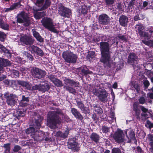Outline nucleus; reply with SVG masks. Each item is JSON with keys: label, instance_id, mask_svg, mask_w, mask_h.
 <instances>
[{"label": "nucleus", "instance_id": "f257e3e1", "mask_svg": "<svg viewBox=\"0 0 153 153\" xmlns=\"http://www.w3.org/2000/svg\"><path fill=\"white\" fill-rule=\"evenodd\" d=\"M100 49L102 55L101 61L105 66L116 68L119 70L122 68L123 65L122 61L120 60L117 63H114L111 60L110 56V47L108 43L101 42L100 43Z\"/></svg>", "mask_w": 153, "mask_h": 153}, {"label": "nucleus", "instance_id": "f03ea898", "mask_svg": "<svg viewBox=\"0 0 153 153\" xmlns=\"http://www.w3.org/2000/svg\"><path fill=\"white\" fill-rule=\"evenodd\" d=\"M111 135L115 141L119 143L124 142L125 143L127 139L128 140L127 142L129 143L131 140H134L135 137L134 133L131 129L125 130L124 133L123 131L118 129L113 134H111Z\"/></svg>", "mask_w": 153, "mask_h": 153}, {"label": "nucleus", "instance_id": "7ed1b4c3", "mask_svg": "<svg viewBox=\"0 0 153 153\" xmlns=\"http://www.w3.org/2000/svg\"><path fill=\"white\" fill-rule=\"evenodd\" d=\"M60 112L55 111H49L47 115V124L51 128L54 129L56 127V124L61 123V120L58 115Z\"/></svg>", "mask_w": 153, "mask_h": 153}, {"label": "nucleus", "instance_id": "20e7f679", "mask_svg": "<svg viewBox=\"0 0 153 153\" xmlns=\"http://www.w3.org/2000/svg\"><path fill=\"white\" fill-rule=\"evenodd\" d=\"M26 134H30L32 138L34 140L40 141L43 140L45 137L44 132L41 131H36L35 129L33 127H30L26 130Z\"/></svg>", "mask_w": 153, "mask_h": 153}, {"label": "nucleus", "instance_id": "39448f33", "mask_svg": "<svg viewBox=\"0 0 153 153\" xmlns=\"http://www.w3.org/2000/svg\"><path fill=\"white\" fill-rule=\"evenodd\" d=\"M62 56L66 62L71 64L75 63L77 60V55L70 51H67L63 52Z\"/></svg>", "mask_w": 153, "mask_h": 153}, {"label": "nucleus", "instance_id": "423d86ee", "mask_svg": "<svg viewBox=\"0 0 153 153\" xmlns=\"http://www.w3.org/2000/svg\"><path fill=\"white\" fill-rule=\"evenodd\" d=\"M93 93L101 102L105 103L108 101V94L104 89L100 88L98 89L95 88L93 90Z\"/></svg>", "mask_w": 153, "mask_h": 153}, {"label": "nucleus", "instance_id": "0eeeda50", "mask_svg": "<svg viewBox=\"0 0 153 153\" xmlns=\"http://www.w3.org/2000/svg\"><path fill=\"white\" fill-rule=\"evenodd\" d=\"M65 84L66 85L64 86V88L70 93L75 94L76 93V91L75 89L72 87L69 86L70 85L71 86H74L75 87H78L79 83L71 79L65 78L63 80Z\"/></svg>", "mask_w": 153, "mask_h": 153}, {"label": "nucleus", "instance_id": "6e6552de", "mask_svg": "<svg viewBox=\"0 0 153 153\" xmlns=\"http://www.w3.org/2000/svg\"><path fill=\"white\" fill-rule=\"evenodd\" d=\"M41 22L44 27L50 31L55 33H58L59 31L55 28L52 20L48 17L44 18Z\"/></svg>", "mask_w": 153, "mask_h": 153}, {"label": "nucleus", "instance_id": "1a4fd4ad", "mask_svg": "<svg viewBox=\"0 0 153 153\" xmlns=\"http://www.w3.org/2000/svg\"><path fill=\"white\" fill-rule=\"evenodd\" d=\"M17 20L19 23H23L25 26H29L30 23V20L27 13L22 12L19 14L17 17Z\"/></svg>", "mask_w": 153, "mask_h": 153}, {"label": "nucleus", "instance_id": "9d476101", "mask_svg": "<svg viewBox=\"0 0 153 153\" xmlns=\"http://www.w3.org/2000/svg\"><path fill=\"white\" fill-rule=\"evenodd\" d=\"M3 95L4 97L6 99V102L8 105L13 106L16 103L17 98L15 94L6 93Z\"/></svg>", "mask_w": 153, "mask_h": 153}, {"label": "nucleus", "instance_id": "9b49d317", "mask_svg": "<svg viewBox=\"0 0 153 153\" xmlns=\"http://www.w3.org/2000/svg\"><path fill=\"white\" fill-rule=\"evenodd\" d=\"M32 75L35 78L40 79L44 77L46 75L45 72L36 67H33L30 70Z\"/></svg>", "mask_w": 153, "mask_h": 153}, {"label": "nucleus", "instance_id": "f8f14e48", "mask_svg": "<svg viewBox=\"0 0 153 153\" xmlns=\"http://www.w3.org/2000/svg\"><path fill=\"white\" fill-rule=\"evenodd\" d=\"M144 29V26L141 25H137L135 28L136 31L139 34L142 38L144 39H150V36L147 33L142 31Z\"/></svg>", "mask_w": 153, "mask_h": 153}, {"label": "nucleus", "instance_id": "ddd939ff", "mask_svg": "<svg viewBox=\"0 0 153 153\" xmlns=\"http://www.w3.org/2000/svg\"><path fill=\"white\" fill-rule=\"evenodd\" d=\"M20 41L22 45H30L34 42L33 39L29 35H23L20 38Z\"/></svg>", "mask_w": 153, "mask_h": 153}, {"label": "nucleus", "instance_id": "4468645a", "mask_svg": "<svg viewBox=\"0 0 153 153\" xmlns=\"http://www.w3.org/2000/svg\"><path fill=\"white\" fill-rule=\"evenodd\" d=\"M44 0H37L36 2V4L39 7V10H43L48 8L51 4L50 0H46L45 4L43 5Z\"/></svg>", "mask_w": 153, "mask_h": 153}, {"label": "nucleus", "instance_id": "2eb2a0df", "mask_svg": "<svg viewBox=\"0 0 153 153\" xmlns=\"http://www.w3.org/2000/svg\"><path fill=\"white\" fill-rule=\"evenodd\" d=\"M68 148L73 151H78L79 149V144L76 142L75 138H73L70 139L68 143Z\"/></svg>", "mask_w": 153, "mask_h": 153}, {"label": "nucleus", "instance_id": "dca6fc26", "mask_svg": "<svg viewBox=\"0 0 153 153\" xmlns=\"http://www.w3.org/2000/svg\"><path fill=\"white\" fill-rule=\"evenodd\" d=\"M59 13L62 16L65 17L69 18L71 16V10L64 7L61 6L59 7Z\"/></svg>", "mask_w": 153, "mask_h": 153}, {"label": "nucleus", "instance_id": "f3484780", "mask_svg": "<svg viewBox=\"0 0 153 153\" xmlns=\"http://www.w3.org/2000/svg\"><path fill=\"white\" fill-rule=\"evenodd\" d=\"M137 57L136 55L133 53H131L128 57V62L130 64L132 65L135 68L134 66H137L136 65L138 63Z\"/></svg>", "mask_w": 153, "mask_h": 153}, {"label": "nucleus", "instance_id": "a211bd4d", "mask_svg": "<svg viewBox=\"0 0 153 153\" xmlns=\"http://www.w3.org/2000/svg\"><path fill=\"white\" fill-rule=\"evenodd\" d=\"M109 17L106 14H104L99 16V21L100 24L102 25H106L109 23Z\"/></svg>", "mask_w": 153, "mask_h": 153}, {"label": "nucleus", "instance_id": "6ab92c4d", "mask_svg": "<svg viewBox=\"0 0 153 153\" xmlns=\"http://www.w3.org/2000/svg\"><path fill=\"white\" fill-rule=\"evenodd\" d=\"M69 129L67 128L63 132L61 131H59L56 133L54 132L53 133L55 134V135L56 137L65 139L67 137L69 133Z\"/></svg>", "mask_w": 153, "mask_h": 153}, {"label": "nucleus", "instance_id": "aec40b11", "mask_svg": "<svg viewBox=\"0 0 153 153\" xmlns=\"http://www.w3.org/2000/svg\"><path fill=\"white\" fill-rule=\"evenodd\" d=\"M30 49L32 53H36L40 56H42L43 55L42 51L36 46L33 45H31Z\"/></svg>", "mask_w": 153, "mask_h": 153}, {"label": "nucleus", "instance_id": "412c9836", "mask_svg": "<svg viewBox=\"0 0 153 153\" xmlns=\"http://www.w3.org/2000/svg\"><path fill=\"white\" fill-rule=\"evenodd\" d=\"M106 121L111 124L116 122V118L115 117L114 113L113 111L111 110L108 114V116L105 117Z\"/></svg>", "mask_w": 153, "mask_h": 153}, {"label": "nucleus", "instance_id": "4be33fe9", "mask_svg": "<svg viewBox=\"0 0 153 153\" xmlns=\"http://www.w3.org/2000/svg\"><path fill=\"white\" fill-rule=\"evenodd\" d=\"M120 24L123 27H126L127 25L128 22V18L126 16H121L119 19Z\"/></svg>", "mask_w": 153, "mask_h": 153}, {"label": "nucleus", "instance_id": "5701e85b", "mask_svg": "<svg viewBox=\"0 0 153 153\" xmlns=\"http://www.w3.org/2000/svg\"><path fill=\"white\" fill-rule=\"evenodd\" d=\"M71 112L73 115L76 118H78L81 120H82L83 119L82 116L76 109L74 108H72Z\"/></svg>", "mask_w": 153, "mask_h": 153}, {"label": "nucleus", "instance_id": "b1692460", "mask_svg": "<svg viewBox=\"0 0 153 153\" xmlns=\"http://www.w3.org/2000/svg\"><path fill=\"white\" fill-rule=\"evenodd\" d=\"M11 63L7 59L0 58V71L2 70L3 67L10 65Z\"/></svg>", "mask_w": 153, "mask_h": 153}, {"label": "nucleus", "instance_id": "393cba45", "mask_svg": "<svg viewBox=\"0 0 153 153\" xmlns=\"http://www.w3.org/2000/svg\"><path fill=\"white\" fill-rule=\"evenodd\" d=\"M20 4L19 2L15 3L11 5L10 7L5 9L4 11L5 12H10L15 9L20 7Z\"/></svg>", "mask_w": 153, "mask_h": 153}, {"label": "nucleus", "instance_id": "a878e982", "mask_svg": "<svg viewBox=\"0 0 153 153\" xmlns=\"http://www.w3.org/2000/svg\"><path fill=\"white\" fill-rule=\"evenodd\" d=\"M140 108L143 113L141 114V116L144 119H146L149 117V113L148 112V109L143 106H140Z\"/></svg>", "mask_w": 153, "mask_h": 153}, {"label": "nucleus", "instance_id": "bb28decb", "mask_svg": "<svg viewBox=\"0 0 153 153\" xmlns=\"http://www.w3.org/2000/svg\"><path fill=\"white\" fill-rule=\"evenodd\" d=\"M91 140L97 143L99 141L100 137L99 135L95 133H93L90 136Z\"/></svg>", "mask_w": 153, "mask_h": 153}, {"label": "nucleus", "instance_id": "cd10ccee", "mask_svg": "<svg viewBox=\"0 0 153 153\" xmlns=\"http://www.w3.org/2000/svg\"><path fill=\"white\" fill-rule=\"evenodd\" d=\"M17 83L19 85L24 87H25L27 89H31V84L28 82H25L20 80H17Z\"/></svg>", "mask_w": 153, "mask_h": 153}, {"label": "nucleus", "instance_id": "c85d7f7f", "mask_svg": "<svg viewBox=\"0 0 153 153\" xmlns=\"http://www.w3.org/2000/svg\"><path fill=\"white\" fill-rule=\"evenodd\" d=\"M50 86L47 83L43 82L40 84L39 91L45 92L50 89Z\"/></svg>", "mask_w": 153, "mask_h": 153}, {"label": "nucleus", "instance_id": "c756f323", "mask_svg": "<svg viewBox=\"0 0 153 153\" xmlns=\"http://www.w3.org/2000/svg\"><path fill=\"white\" fill-rule=\"evenodd\" d=\"M39 116V118L37 115L36 116L35 115L34 117L35 120V124L36 126V128L37 129L39 128L41 126V122L43 120L42 117H41Z\"/></svg>", "mask_w": 153, "mask_h": 153}, {"label": "nucleus", "instance_id": "7c9ffc66", "mask_svg": "<svg viewBox=\"0 0 153 153\" xmlns=\"http://www.w3.org/2000/svg\"><path fill=\"white\" fill-rule=\"evenodd\" d=\"M29 102V98L25 97V96L23 95L22 99L19 102V105L22 106H25L27 105Z\"/></svg>", "mask_w": 153, "mask_h": 153}, {"label": "nucleus", "instance_id": "2f4dec72", "mask_svg": "<svg viewBox=\"0 0 153 153\" xmlns=\"http://www.w3.org/2000/svg\"><path fill=\"white\" fill-rule=\"evenodd\" d=\"M32 31L33 35L37 40L41 42H43L44 39L40 35L39 33L35 30H33Z\"/></svg>", "mask_w": 153, "mask_h": 153}, {"label": "nucleus", "instance_id": "473e14b6", "mask_svg": "<svg viewBox=\"0 0 153 153\" xmlns=\"http://www.w3.org/2000/svg\"><path fill=\"white\" fill-rule=\"evenodd\" d=\"M32 31L33 35L37 40L41 42H43L44 39L40 35L39 33L35 30H33Z\"/></svg>", "mask_w": 153, "mask_h": 153}, {"label": "nucleus", "instance_id": "72a5a7b5", "mask_svg": "<svg viewBox=\"0 0 153 153\" xmlns=\"http://www.w3.org/2000/svg\"><path fill=\"white\" fill-rule=\"evenodd\" d=\"M0 48L8 58L11 57V53L9 52V51L7 49L4 47L2 45H0Z\"/></svg>", "mask_w": 153, "mask_h": 153}, {"label": "nucleus", "instance_id": "f704fd0d", "mask_svg": "<svg viewBox=\"0 0 153 153\" xmlns=\"http://www.w3.org/2000/svg\"><path fill=\"white\" fill-rule=\"evenodd\" d=\"M91 106L94 108V110L97 113L101 114L102 113V109L98 104H93Z\"/></svg>", "mask_w": 153, "mask_h": 153}, {"label": "nucleus", "instance_id": "c9c22d12", "mask_svg": "<svg viewBox=\"0 0 153 153\" xmlns=\"http://www.w3.org/2000/svg\"><path fill=\"white\" fill-rule=\"evenodd\" d=\"M130 85L131 87L134 88L136 90L137 93H139L140 90V86L136 82L132 81L130 83Z\"/></svg>", "mask_w": 153, "mask_h": 153}, {"label": "nucleus", "instance_id": "e433bc0d", "mask_svg": "<svg viewBox=\"0 0 153 153\" xmlns=\"http://www.w3.org/2000/svg\"><path fill=\"white\" fill-rule=\"evenodd\" d=\"M44 12H38L34 14V16L36 19H39L44 16Z\"/></svg>", "mask_w": 153, "mask_h": 153}, {"label": "nucleus", "instance_id": "4c0bfd02", "mask_svg": "<svg viewBox=\"0 0 153 153\" xmlns=\"http://www.w3.org/2000/svg\"><path fill=\"white\" fill-rule=\"evenodd\" d=\"M22 53L23 55V56L27 58L31 61H32L33 60V56L27 52L25 51H23Z\"/></svg>", "mask_w": 153, "mask_h": 153}, {"label": "nucleus", "instance_id": "58836bf2", "mask_svg": "<svg viewBox=\"0 0 153 153\" xmlns=\"http://www.w3.org/2000/svg\"><path fill=\"white\" fill-rule=\"evenodd\" d=\"M100 133H107L109 132L110 128L105 126H102L100 129Z\"/></svg>", "mask_w": 153, "mask_h": 153}, {"label": "nucleus", "instance_id": "ea45409f", "mask_svg": "<svg viewBox=\"0 0 153 153\" xmlns=\"http://www.w3.org/2000/svg\"><path fill=\"white\" fill-rule=\"evenodd\" d=\"M79 11H81V13L85 14L87 13V7L85 5H82Z\"/></svg>", "mask_w": 153, "mask_h": 153}, {"label": "nucleus", "instance_id": "a19ab883", "mask_svg": "<svg viewBox=\"0 0 153 153\" xmlns=\"http://www.w3.org/2000/svg\"><path fill=\"white\" fill-rule=\"evenodd\" d=\"M142 42L144 44L149 46L153 47V40L146 41L143 40Z\"/></svg>", "mask_w": 153, "mask_h": 153}, {"label": "nucleus", "instance_id": "79ce46f5", "mask_svg": "<svg viewBox=\"0 0 153 153\" xmlns=\"http://www.w3.org/2000/svg\"><path fill=\"white\" fill-rule=\"evenodd\" d=\"M21 148L18 145H16L14 146L13 149V152L12 153H21L20 152Z\"/></svg>", "mask_w": 153, "mask_h": 153}, {"label": "nucleus", "instance_id": "37998d69", "mask_svg": "<svg viewBox=\"0 0 153 153\" xmlns=\"http://www.w3.org/2000/svg\"><path fill=\"white\" fill-rule=\"evenodd\" d=\"M53 83L55 85L58 87H61L62 85L61 81L57 79H56Z\"/></svg>", "mask_w": 153, "mask_h": 153}, {"label": "nucleus", "instance_id": "c03bdc74", "mask_svg": "<svg viewBox=\"0 0 153 153\" xmlns=\"http://www.w3.org/2000/svg\"><path fill=\"white\" fill-rule=\"evenodd\" d=\"M148 90L150 92L147 94V97L151 99H153V87L152 88L149 89Z\"/></svg>", "mask_w": 153, "mask_h": 153}, {"label": "nucleus", "instance_id": "a18cd8bd", "mask_svg": "<svg viewBox=\"0 0 153 153\" xmlns=\"http://www.w3.org/2000/svg\"><path fill=\"white\" fill-rule=\"evenodd\" d=\"M77 106L81 110L83 111L85 110L84 105L82 102H77Z\"/></svg>", "mask_w": 153, "mask_h": 153}, {"label": "nucleus", "instance_id": "49530a36", "mask_svg": "<svg viewBox=\"0 0 153 153\" xmlns=\"http://www.w3.org/2000/svg\"><path fill=\"white\" fill-rule=\"evenodd\" d=\"M145 95L143 96L140 97L139 100V103L142 104L145 103L146 102V100L145 98Z\"/></svg>", "mask_w": 153, "mask_h": 153}, {"label": "nucleus", "instance_id": "de8ad7c7", "mask_svg": "<svg viewBox=\"0 0 153 153\" xmlns=\"http://www.w3.org/2000/svg\"><path fill=\"white\" fill-rule=\"evenodd\" d=\"M146 74L148 77L149 78L151 82H153V72L149 71L146 73Z\"/></svg>", "mask_w": 153, "mask_h": 153}, {"label": "nucleus", "instance_id": "09e8293b", "mask_svg": "<svg viewBox=\"0 0 153 153\" xmlns=\"http://www.w3.org/2000/svg\"><path fill=\"white\" fill-rule=\"evenodd\" d=\"M6 37V34L0 31V40L2 42H4V39Z\"/></svg>", "mask_w": 153, "mask_h": 153}, {"label": "nucleus", "instance_id": "8fccbe9b", "mask_svg": "<svg viewBox=\"0 0 153 153\" xmlns=\"http://www.w3.org/2000/svg\"><path fill=\"white\" fill-rule=\"evenodd\" d=\"M0 25L1 28L4 30H7L9 29L8 25L5 23H1Z\"/></svg>", "mask_w": 153, "mask_h": 153}, {"label": "nucleus", "instance_id": "3c124183", "mask_svg": "<svg viewBox=\"0 0 153 153\" xmlns=\"http://www.w3.org/2000/svg\"><path fill=\"white\" fill-rule=\"evenodd\" d=\"M12 76L14 77H17L19 76V73L18 71L15 70L13 71Z\"/></svg>", "mask_w": 153, "mask_h": 153}, {"label": "nucleus", "instance_id": "603ef678", "mask_svg": "<svg viewBox=\"0 0 153 153\" xmlns=\"http://www.w3.org/2000/svg\"><path fill=\"white\" fill-rule=\"evenodd\" d=\"M112 153H122L120 149L117 148H114L112 149Z\"/></svg>", "mask_w": 153, "mask_h": 153}, {"label": "nucleus", "instance_id": "864d4df0", "mask_svg": "<svg viewBox=\"0 0 153 153\" xmlns=\"http://www.w3.org/2000/svg\"><path fill=\"white\" fill-rule=\"evenodd\" d=\"M31 89H28L29 90H39V91L40 84L39 85H33V86L31 85Z\"/></svg>", "mask_w": 153, "mask_h": 153}, {"label": "nucleus", "instance_id": "5fc2aeb1", "mask_svg": "<svg viewBox=\"0 0 153 153\" xmlns=\"http://www.w3.org/2000/svg\"><path fill=\"white\" fill-rule=\"evenodd\" d=\"M18 116L21 117H23L25 115V112L23 110H19L17 111Z\"/></svg>", "mask_w": 153, "mask_h": 153}, {"label": "nucleus", "instance_id": "6e6d98bb", "mask_svg": "<svg viewBox=\"0 0 153 153\" xmlns=\"http://www.w3.org/2000/svg\"><path fill=\"white\" fill-rule=\"evenodd\" d=\"M82 72L84 74H91L92 73L91 71H89L87 68L83 69L82 70Z\"/></svg>", "mask_w": 153, "mask_h": 153}, {"label": "nucleus", "instance_id": "4d7b16f0", "mask_svg": "<svg viewBox=\"0 0 153 153\" xmlns=\"http://www.w3.org/2000/svg\"><path fill=\"white\" fill-rule=\"evenodd\" d=\"M105 2L106 4L107 5L112 4L114 0H105Z\"/></svg>", "mask_w": 153, "mask_h": 153}, {"label": "nucleus", "instance_id": "13d9d810", "mask_svg": "<svg viewBox=\"0 0 153 153\" xmlns=\"http://www.w3.org/2000/svg\"><path fill=\"white\" fill-rule=\"evenodd\" d=\"M95 53L93 51L90 52L88 55V57L90 59V58H93L95 55Z\"/></svg>", "mask_w": 153, "mask_h": 153}, {"label": "nucleus", "instance_id": "bf43d9fd", "mask_svg": "<svg viewBox=\"0 0 153 153\" xmlns=\"http://www.w3.org/2000/svg\"><path fill=\"white\" fill-rule=\"evenodd\" d=\"M116 9L118 10L119 12L123 11L121 4H120L119 3L117 5Z\"/></svg>", "mask_w": 153, "mask_h": 153}, {"label": "nucleus", "instance_id": "052dcab7", "mask_svg": "<svg viewBox=\"0 0 153 153\" xmlns=\"http://www.w3.org/2000/svg\"><path fill=\"white\" fill-rule=\"evenodd\" d=\"M143 84L144 86L146 88H147L149 85V82L147 80H143Z\"/></svg>", "mask_w": 153, "mask_h": 153}, {"label": "nucleus", "instance_id": "680f3d73", "mask_svg": "<svg viewBox=\"0 0 153 153\" xmlns=\"http://www.w3.org/2000/svg\"><path fill=\"white\" fill-rule=\"evenodd\" d=\"M48 77L53 82L56 79L55 77L53 75H50L48 76Z\"/></svg>", "mask_w": 153, "mask_h": 153}, {"label": "nucleus", "instance_id": "e2e57ef3", "mask_svg": "<svg viewBox=\"0 0 153 153\" xmlns=\"http://www.w3.org/2000/svg\"><path fill=\"white\" fill-rule=\"evenodd\" d=\"M118 38L124 41H127V37L126 36L123 35L120 36H118Z\"/></svg>", "mask_w": 153, "mask_h": 153}, {"label": "nucleus", "instance_id": "0e129e2a", "mask_svg": "<svg viewBox=\"0 0 153 153\" xmlns=\"http://www.w3.org/2000/svg\"><path fill=\"white\" fill-rule=\"evenodd\" d=\"M143 17L140 18L139 16L136 15L134 16V20L135 21H137L140 19H143Z\"/></svg>", "mask_w": 153, "mask_h": 153}, {"label": "nucleus", "instance_id": "69168bd1", "mask_svg": "<svg viewBox=\"0 0 153 153\" xmlns=\"http://www.w3.org/2000/svg\"><path fill=\"white\" fill-rule=\"evenodd\" d=\"M146 123L149 126V127L150 128H151L153 127V124L150 121L147 120L146 121Z\"/></svg>", "mask_w": 153, "mask_h": 153}, {"label": "nucleus", "instance_id": "338daca9", "mask_svg": "<svg viewBox=\"0 0 153 153\" xmlns=\"http://www.w3.org/2000/svg\"><path fill=\"white\" fill-rule=\"evenodd\" d=\"M149 140L150 141H153V134H149L148 135Z\"/></svg>", "mask_w": 153, "mask_h": 153}, {"label": "nucleus", "instance_id": "774afa93", "mask_svg": "<svg viewBox=\"0 0 153 153\" xmlns=\"http://www.w3.org/2000/svg\"><path fill=\"white\" fill-rule=\"evenodd\" d=\"M148 2L146 1H144L143 3V6L141 8V9H144L148 5Z\"/></svg>", "mask_w": 153, "mask_h": 153}]
</instances>
